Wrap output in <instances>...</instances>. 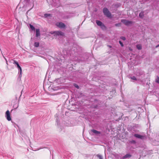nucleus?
I'll return each mask as SVG.
<instances>
[{
	"label": "nucleus",
	"mask_w": 159,
	"mask_h": 159,
	"mask_svg": "<svg viewBox=\"0 0 159 159\" xmlns=\"http://www.w3.org/2000/svg\"><path fill=\"white\" fill-rule=\"evenodd\" d=\"M103 12L107 17L110 18L111 17V14L107 8L105 7L103 9Z\"/></svg>",
	"instance_id": "nucleus-1"
},
{
	"label": "nucleus",
	"mask_w": 159,
	"mask_h": 159,
	"mask_svg": "<svg viewBox=\"0 0 159 159\" xmlns=\"http://www.w3.org/2000/svg\"><path fill=\"white\" fill-rule=\"evenodd\" d=\"M55 25L60 29L65 28L66 27L65 25L61 22H57Z\"/></svg>",
	"instance_id": "nucleus-2"
},
{
	"label": "nucleus",
	"mask_w": 159,
	"mask_h": 159,
	"mask_svg": "<svg viewBox=\"0 0 159 159\" xmlns=\"http://www.w3.org/2000/svg\"><path fill=\"white\" fill-rule=\"evenodd\" d=\"M5 117L8 121H10L11 120V116L10 111L9 110H7L5 113Z\"/></svg>",
	"instance_id": "nucleus-3"
},
{
	"label": "nucleus",
	"mask_w": 159,
	"mask_h": 159,
	"mask_svg": "<svg viewBox=\"0 0 159 159\" xmlns=\"http://www.w3.org/2000/svg\"><path fill=\"white\" fill-rule=\"evenodd\" d=\"M121 21L125 25H128L132 23V22L125 19H122Z\"/></svg>",
	"instance_id": "nucleus-4"
},
{
	"label": "nucleus",
	"mask_w": 159,
	"mask_h": 159,
	"mask_svg": "<svg viewBox=\"0 0 159 159\" xmlns=\"http://www.w3.org/2000/svg\"><path fill=\"white\" fill-rule=\"evenodd\" d=\"M13 64L16 65L17 66V67L20 70V74L19 76H20V77H21V74H22V69H21V67L19 65L18 62H17V61H14Z\"/></svg>",
	"instance_id": "nucleus-5"
},
{
	"label": "nucleus",
	"mask_w": 159,
	"mask_h": 159,
	"mask_svg": "<svg viewBox=\"0 0 159 159\" xmlns=\"http://www.w3.org/2000/svg\"><path fill=\"white\" fill-rule=\"evenodd\" d=\"M52 34H54L55 36H64V33L61 31H57L54 32Z\"/></svg>",
	"instance_id": "nucleus-6"
},
{
	"label": "nucleus",
	"mask_w": 159,
	"mask_h": 159,
	"mask_svg": "<svg viewBox=\"0 0 159 159\" xmlns=\"http://www.w3.org/2000/svg\"><path fill=\"white\" fill-rule=\"evenodd\" d=\"M96 22L97 25H98L101 26L102 27H105L104 25L103 24H102V23L100 21L96 20Z\"/></svg>",
	"instance_id": "nucleus-7"
},
{
	"label": "nucleus",
	"mask_w": 159,
	"mask_h": 159,
	"mask_svg": "<svg viewBox=\"0 0 159 159\" xmlns=\"http://www.w3.org/2000/svg\"><path fill=\"white\" fill-rule=\"evenodd\" d=\"M134 136L140 139H143L144 138L143 136L138 134H135Z\"/></svg>",
	"instance_id": "nucleus-8"
},
{
	"label": "nucleus",
	"mask_w": 159,
	"mask_h": 159,
	"mask_svg": "<svg viewBox=\"0 0 159 159\" xmlns=\"http://www.w3.org/2000/svg\"><path fill=\"white\" fill-rule=\"evenodd\" d=\"M91 131L96 135H98L101 134V132L100 131H98L95 129H93Z\"/></svg>",
	"instance_id": "nucleus-9"
},
{
	"label": "nucleus",
	"mask_w": 159,
	"mask_h": 159,
	"mask_svg": "<svg viewBox=\"0 0 159 159\" xmlns=\"http://www.w3.org/2000/svg\"><path fill=\"white\" fill-rule=\"evenodd\" d=\"M36 37H38L40 36V33L39 29H36Z\"/></svg>",
	"instance_id": "nucleus-10"
},
{
	"label": "nucleus",
	"mask_w": 159,
	"mask_h": 159,
	"mask_svg": "<svg viewBox=\"0 0 159 159\" xmlns=\"http://www.w3.org/2000/svg\"><path fill=\"white\" fill-rule=\"evenodd\" d=\"M139 16L140 18H143L144 17V11H142L139 14Z\"/></svg>",
	"instance_id": "nucleus-11"
},
{
	"label": "nucleus",
	"mask_w": 159,
	"mask_h": 159,
	"mask_svg": "<svg viewBox=\"0 0 159 159\" xmlns=\"http://www.w3.org/2000/svg\"><path fill=\"white\" fill-rule=\"evenodd\" d=\"M131 157V155L130 154H127L126 155H125V156H123L122 157V158H123V159H125V158H129V157Z\"/></svg>",
	"instance_id": "nucleus-12"
},
{
	"label": "nucleus",
	"mask_w": 159,
	"mask_h": 159,
	"mask_svg": "<svg viewBox=\"0 0 159 159\" xmlns=\"http://www.w3.org/2000/svg\"><path fill=\"white\" fill-rule=\"evenodd\" d=\"M136 47L138 50H141L142 48V46L140 44L137 45Z\"/></svg>",
	"instance_id": "nucleus-13"
},
{
	"label": "nucleus",
	"mask_w": 159,
	"mask_h": 159,
	"mask_svg": "<svg viewBox=\"0 0 159 159\" xmlns=\"http://www.w3.org/2000/svg\"><path fill=\"white\" fill-rule=\"evenodd\" d=\"M39 43L38 42H35L34 43V46L35 47H38L39 46Z\"/></svg>",
	"instance_id": "nucleus-14"
},
{
	"label": "nucleus",
	"mask_w": 159,
	"mask_h": 159,
	"mask_svg": "<svg viewBox=\"0 0 159 159\" xmlns=\"http://www.w3.org/2000/svg\"><path fill=\"white\" fill-rule=\"evenodd\" d=\"M30 28L32 30H35V28L34 26H33L32 25L30 24Z\"/></svg>",
	"instance_id": "nucleus-15"
},
{
	"label": "nucleus",
	"mask_w": 159,
	"mask_h": 159,
	"mask_svg": "<svg viewBox=\"0 0 159 159\" xmlns=\"http://www.w3.org/2000/svg\"><path fill=\"white\" fill-rule=\"evenodd\" d=\"M51 14H45L44 15V16L45 17H47L48 16H50Z\"/></svg>",
	"instance_id": "nucleus-16"
},
{
	"label": "nucleus",
	"mask_w": 159,
	"mask_h": 159,
	"mask_svg": "<svg viewBox=\"0 0 159 159\" xmlns=\"http://www.w3.org/2000/svg\"><path fill=\"white\" fill-rule=\"evenodd\" d=\"M156 82L157 83L159 84V77H157V78L156 80Z\"/></svg>",
	"instance_id": "nucleus-17"
},
{
	"label": "nucleus",
	"mask_w": 159,
	"mask_h": 159,
	"mask_svg": "<svg viewBox=\"0 0 159 159\" xmlns=\"http://www.w3.org/2000/svg\"><path fill=\"white\" fill-rule=\"evenodd\" d=\"M74 85L75 86V87H76L77 89H79V86L78 85H77L76 84H74Z\"/></svg>",
	"instance_id": "nucleus-18"
},
{
	"label": "nucleus",
	"mask_w": 159,
	"mask_h": 159,
	"mask_svg": "<svg viewBox=\"0 0 159 159\" xmlns=\"http://www.w3.org/2000/svg\"><path fill=\"white\" fill-rule=\"evenodd\" d=\"M115 25L116 26H118V27L120 26H121V23H119L116 24Z\"/></svg>",
	"instance_id": "nucleus-19"
},
{
	"label": "nucleus",
	"mask_w": 159,
	"mask_h": 159,
	"mask_svg": "<svg viewBox=\"0 0 159 159\" xmlns=\"http://www.w3.org/2000/svg\"><path fill=\"white\" fill-rule=\"evenodd\" d=\"M120 39H122L123 40H125L126 39V38L125 37L122 36L120 37Z\"/></svg>",
	"instance_id": "nucleus-20"
},
{
	"label": "nucleus",
	"mask_w": 159,
	"mask_h": 159,
	"mask_svg": "<svg viewBox=\"0 0 159 159\" xmlns=\"http://www.w3.org/2000/svg\"><path fill=\"white\" fill-rule=\"evenodd\" d=\"M119 43L120 44V45H121V47H123L124 45H123V43L121 41H119Z\"/></svg>",
	"instance_id": "nucleus-21"
},
{
	"label": "nucleus",
	"mask_w": 159,
	"mask_h": 159,
	"mask_svg": "<svg viewBox=\"0 0 159 159\" xmlns=\"http://www.w3.org/2000/svg\"><path fill=\"white\" fill-rule=\"evenodd\" d=\"M131 78L133 80H137V79L136 78V77L135 76H133L132 77H131Z\"/></svg>",
	"instance_id": "nucleus-22"
},
{
	"label": "nucleus",
	"mask_w": 159,
	"mask_h": 159,
	"mask_svg": "<svg viewBox=\"0 0 159 159\" xmlns=\"http://www.w3.org/2000/svg\"><path fill=\"white\" fill-rule=\"evenodd\" d=\"M97 156L99 159H102V157L101 155H98Z\"/></svg>",
	"instance_id": "nucleus-23"
},
{
	"label": "nucleus",
	"mask_w": 159,
	"mask_h": 159,
	"mask_svg": "<svg viewBox=\"0 0 159 159\" xmlns=\"http://www.w3.org/2000/svg\"><path fill=\"white\" fill-rule=\"evenodd\" d=\"M129 49L130 51H132V49L130 48H129Z\"/></svg>",
	"instance_id": "nucleus-24"
},
{
	"label": "nucleus",
	"mask_w": 159,
	"mask_h": 159,
	"mask_svg": "<svg viewBox=\"0 0 159 159\" xmlns=\"http://www.w3.org/2000/svg\"><path fill=\"white\" fill-rule=\"evenodd\" d=\"M159 47V44L158 45H157L156 46V48H157V47Z\"/></svg>",
	"instance_id": "nucleus-25"
},
{
	"label": "nucleus",
	"mask_w": 159,
	"mask_h": 159,
	"mask_svg": "<svg viewBox=\"0 0 159 159\" xmlns=\"http://www.w3.org/2000/svg\"><path fill=\"white\" fill-rule=\"evenodd\" d=\"M109 47H110V48H111V46H109Z\"/></svg>",
	"instance_id": "nucleus-26"
}]
</instances>
